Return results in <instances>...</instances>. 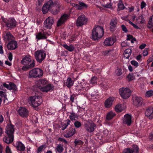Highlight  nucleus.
Returning a JSON list of instances; mask_svg holds the SVG:
<instances>
[{
  "label": "nucleus",
  "instance_id": "obj_63",
  "mask_svg": "<svg viewBox=\"0 0 153 153\" xmlns=\"http://www.w3.org/2000/svg\"><path fill=\"white\" fill-rule=\"evenodd\" d=\"M111 51V50H109V51H107V50H106L105 51H104L103 52V54L104 55H105V56H106V55H107L108 54V53L110 52Z\"/></svg>",
  "mask_w": 153,
  "mask_h": 153
},
{
  "label": "nucleus",
  "instance_id": "obj_37",
  "mask_svg": "<svg viewBox=\"0 0 153 153\" xmlns=\"http://www.w3.org/2000/svg\"><path fill=\"white\" fill-rule=\"evenodd\" d=\"M115 111L117 112H121L123 109V108L122 105L118 104L114 108Z\"/></svg>",
  "mask_w": 153,
  "mask_h": 153
},
{
  "label": "nucleus",
  "instance_id": "obj_4",
  "mask_svg": "<svg viewBox=\"0 0 153 153\" xmlns=\"http://www.w3.org/2000/svg\"><path fill=\"white\" fill-rule=\"evenodd\" d=\"M34 56L36 61L39 63H41L45 58L46 54L44 51L40 50L35 52Z\"/></svg>",
  "mask_w": 153,
  "mask_h": 153
},
{
  "label": "nucleus",
  "instance_id": "obj_19",
  "mask_svg": "<svg viewBox=\"0 0 153 153\" xmlns=\"http://www.w3.org/2000/svg\"><path fill=\"white\" fill-rule=\"evenodd\" d=\"M115 41V40L114 38L109 37L105 39L104 44L106 46H111L113 45Z\"/></svg>",
  "mask_w": 153,
  "mask_h": 153
},
{
  "label": "nucleus",
  "instance_id": "obj_38",
  "mask_svg": "<svg viewBox=\"0 0 153 153\" xmlns=\"http://www.w3.org/2000/svg\"><path fill=\"white\" fill-rule=\"evenodd\" d=\"M115 114L112 111H110L108 112L107 115L106 119L107 120H109L111 119Z\"/></svg>",
  "mask_w": 153,
  "mask_h": 153
},
{
  "label": "nucleus",
  "instance_id": "obj_31",
  "mask_svg": "<svg viewBox=\"0 0 153 153\" xmlns=\"http://www.w3.org/2000/svg\"><path fill=\"white\" fill-rule=\"evenodd\" d=\"M59 7L58 5L56 6L54 8H53L52 10H50V12L53 15H56L59 12Z\"/></svg>",
  "mask_w": 153,
  "mask_h": 153
},
{
  "label": "nucleus",
  "instance_id": "obj_41",
  "mask_svg": "<svg viewBox=\"0 0 153 153\" xmlns=\"http://www.w3.org/2000/svg\"><path fill=\"white\" fill-rule=\"evenodd\" d=\"M9 90H13L14 91H16L17 89V88L16 85L13 82H10V83Z\"/></svg>",
  "mask_w": 153,
  "mask_h": 153
},
{
  "label": "nucleus",
  "instance_id": "obj_36",
  "mask_svg": "<svg viewBox=\"0 0 153 153\" xmlns=\"http://www.w3.org/2000/svg\"><path fill=\"white\" fill-rule=\"evenodd\" d=\"M63 145L59 144L57 145L56 149L57 152L59 153H61L64 150Z\"/></svg>",
  "mask_w": 153,
  "mask_h": 153
},
{
  "label": "nucleus",
  "instance_id": "obj_49",
  "mask_svg": "<svg viewBox=\"0 0 153 153\" xmlns=\"http://www.w3.org/2000/svg\"><path fill=\"white\" fill-rule=\"evenodd\" d=\"M71 4L74 7H75L76 9L81 10L82 9L81 6L79 4H76L74 3H71Z\"/></svg>",
  "mask_w": 153,
  "mask_h": 153
},
{
  "label": "nucleus",
  "instance_id": "obj_28",
  "mask_svg": "<svg viewBox=\"0 0 153 153\" xmlns=\"http://www.w3.org/2000/svg\"><path fill=\"white\" fill-rule=\"evenodd\" d=\"M35 66V62L34 60L33 59L32 63L29 65H25V66H23L22 68V69L25 71H26L28 70L29 69L32 68L34 67Z\"/></svg>",
  "mask_w": 153,
  "mask_h": 153
},
{
  "label": "nucleus",
  "instance_id": "obj_33",
  "mask_svg": "<svg viewBox=\"0 0 153 153\" xmlns=\"http://www.w3.org/2000/svg\"><path fill=\"white\" fill-rule=\"evenodd\" d=\"M78 116L74 112L70 113L69 118L71 121L76 120L78 118Z\"/></svg>",
  "mask_w": 153,
  "mask_h": 153
},
{
  "label": "nucleus",
  "instance_id": "obj_7",
  "mask_svg": "<svg viewBox=\"0 0 153 153\" xmlns=\"http://www.w3.org/2000/svg\"><path fill=\"white\" fill-rule=\"evenodd\" d=\"M57 5L56 3H53L51 0H49L47 3L45 4L42 8V11L44 14H46L49 10H52L51 8L54 7Z\"/></svg>",
  "mask_w": 153,
  "mask_h": 153
},
{
  "label": "nucleus",
  "instance_id": "obj_26",
  "mask_svg": "<svg viewBox=\"0 0 153 153\" xmlns=\"http://www.w3.org/2000/svg\"><path fill=\"white\" fill-rule=\"evenodd\" d=\"M41 90L43 92H47L51 90H52L54 88V87L51 84H48V85L40 88Z\"/></svg>",
  "mask_w": 153,
  "mask_h": 153
},
{
  "label": "nucleus",
  "instance_id": "obj_64",
  "mask_svg": "<svg viewBox=\"0 0 153 153\" xmlns=\"http://www.w3.org/2000/svg\"><path fill=\"white\" fill-rule=\"evenodd\" d=\"M75 97V96L74 95H72L71 96L70 100L72 102H74V97Z\"/></svg>",
  "mask_w": 153,
  "mask_h": 153
},
{
  "label": "nucleus",
  "instance_id": "obj_57",
  "mask_svg": "<svg viewBox=\"0 0 153 153\" xmlns=\"http://www.w3.org/2000/svg\"><path fill=\"white\" fill-rule=\"evenodd\" d=\"M79 4L80 5V6H81V8H82V9L84 7H87V6L86 4L82 2H79Z\"/></svg>",
  "mask_w": 153,
  "mask_h": 153
},
{
  "label": "nucleus",
  "instance_id": "obj_47",
  "mask_svg": "<svg viewBox=\"0 0 153 153\" xmlns=\"http://www.w3.org/2000/svg\"><path fill=\"white\" fill-rule=\"evenodd\" d=\"M90 95L91 96V97L92 99H94L96 98L97 95V92L95 91H92L90 92Z\"/></svg>",
  "mask_w": 153,
  "mask_h": 153
},
{
  "label": "nucleus",
  "instance_id": "obj_45",
  "mask_svg": "<svg viewBox=\"0 0 153 153\" xmlns=\"http://www.w3.org/2000/svg\"><path fill=\"white\" fill-rule=\"evenodd\" d=\"M128 79V80L129 82L133 80L134 79V77L133 74H129L127 77Z\"/></svg>",
  "mask_w": 153,
  "mask_h": 153
},
{
  "label": "nucleus",
  "instance_id": "obj_50",
  "mask_svg": "<svg viewBox=\"0 0 153 153\" xmlns=\"http://www.w3.org/2000/svg\"><path fill=\"white\" fill-rule=\"evenodd\" d=\"M74 124L76 128L80 127L82 125L81 123L78 121L75 122Z\"/></svg>",
  "mask_w": 153,
  "mask_h": 153
},
{
  "label": "nucleus",
  "instance_id": "obj_56",
  "mask_svg": "<svg viewBox=\"0 0 153 153\" xmlns=\"http://www.w3.org/2000/svg\"><path fill=\"white\" fill-rule=\"evenodd\" d=\"M80 86H75V89L76 92L80 93L79 91L81 89H80Z\"/></svg>",
  "mask_w": 153,
  "mask_h": 153
},
{
  "label": "nucleus",
  "instance_id": "obj_12",
  "mask_svg": "<svg viewBox=\"0 0 153 153\" xmlns=\"http://www.w3.org/2000/svg\"><path fill=\"white\" fill-rule=\"evenodd\" d=\"M132 147V149L127 148L124 149L123 153H138L139 148L138 146L136 145H133Z\"/></svg>",
  "mask_w": 153,
  "mask_h": 153
},
{
  "label": "nucleus",
  "instance_id": "obj_15",
  "mask_svg": "<svg viewBox=\"0 0 153 153\" xmlns=\"http://www.w3.org/2000/svg\"><path fill=\"white\" fill-rule=\"evenodd\" d=\"M131 115L128 114L125 115L123 119V123L129 126L131 125Z\"/></svg>",
  "mask_w": 153,
  "mask_h": 153
},
{
  "label": "nucleus",
  "instance_id": "obj_10",
  "mask_svg": "<svg viewBox=\"0 0 153 153\" xmlns=\"http://www.w3.org/2000/svg\"><path fill=\"white\" fill-rule=\"evenodd\" d=\"M54 19L49 16L47 18L44 22V27L46 28L50 29L54 23Z\"/></svg>",
  "mask_w": 153,
  "mask_h": 153
},
{
  "label": "nucleus",
  "instance_id": "obj_22",
  "mask_svg": "<svg viewBox=\"0 0 153 153\" xmlns=\"http://www.w3.org/2000/svg\"><path fill=\"white\" fill-rule=\"evenodd\" d=\"M14 39V37L10 32L6 33L4 36V40L6 42H10Z\"/></svg>",
  "mask_w": 153,
  "mask_h": 153
},
{
  "label": "nucleus",
  "instance_id": "obj_54",
  "mask_svg": "<svg viewBox=\"0 0 153 153\" xmlns=\"http://www.w3.org/2000/svg\"><path fill=\"white\" fill-rule=\"evenodd\" d=\"M117 75L118 76H120L122 73V70L120 69H118L116 71Z\"/></svg>",
  "mask_w": 153,
  "mask_h": 153
},
{
  "label": "nucleus",
  "instance_id": "obj_29",
  "mask_svg": "<svg viewBox=\"0 0 153 153\" xmlns=\"http://www.w3.org/2000/svg\"><path fill=\"white\" fill-rule=\"evenodd\" d=\"M74 81L71 78H68L66 82L65 85L68 88H70L74 84Z\"/></svg>",
  "mask_w": 153,
  "mask_h": 153
},
{
  "label": "nucleus",
  "instance_id": "obj_35",
  "mask_svg": "<svg viewBox=\"0 0 153 153\" xmlns=\"http://www.w3.org/2000/svg\"><path fill=\"white\" fill-rule=\"evenodd\" d=\"M62 46L67 50L70 52L73 51L74 49V47L72 45H70L69 46L66 44H63Z\"/></svg>",
  "mask_w": 153,
  "mask_h": 153
},
{
  "label": "nucleus",
  "instance_id": "obj_60",
  "mask_svg": "<svg viewBox=\"0 0 153 153\" xmlns=\"http://www.w3.org/2000/svg\"><path fill=\"white\" fill-rule=\"evenodd\" d=\"M146 4L144 1H143L141 3V9H143L144 7H145L146 6Z\"/></svg>",
  "mask_w": 153,
  "mask_h": 153
},
{
  "label": "nucleus",
  "instance_id": "obj_20",
  "mask_svg": "<svg viewBox=\"0 0 153 153\" xmlns=\"http://www.w3.org/2000/svg\"><path fill=\"white\" fill-rule=\"evenodd\" d=\"M145 114L149 119L153 118V108L150 107L147 108L145 111Z\"/></svg>",
  "mask_w": 153,
  "mask_h": 153
},
{
  "label": "nucleus",
  "instance_id": "obj_55",
  "mask_svg": "<svg viewBox=\"0 0 153 153\" xmlns=\"http://www.w3.org/2000/svg\"><path fill=\"white\" fill-rule=\"evenodd\" d=\"M121 27L122 28V30L123 31L126 33H127L128 32V30L125 25H123L121 26Z\"/></svg>",
  "mask_w": 153,
  "mask_h": 153
},
{
  "label": "nucleus",
  "instance_id": "obj_44",
  "mask_svg": "<svg viewBox=\"0 0 153 153\" xmlns=\"http://www.w3.org/2000/svg\"><path fill=\"white\" fill-rule=\"evenodd\" d=\"M118 8L119 10H123L125 8L124 4L122 3V2L120 1L118 4Z\"/></svg>",
  "mask_w": 153,
  "mask_h": 153
},
{
  "label": "nucleus",
  "instance_id": "obj_2",
  "mask_svg": "<svg viewBox=\"0 0 153 153\" xmlns=\"http://www.w3.org/2000/svg\"><path fill=\"white\" fill-rule=\"evenodd\" d=\"M28 100L30 104L34 107L39 106L42 102L41 97L39 96H31Z\"/></svg>",
  "mask_w": 153,
  "mask_h": 153
},
{
  "label": "nucleus",
  "instance_id": "obj_43",
  "mask_svg": "<svg viewBox=\"0 0 153 153\" xmlns=\"http://www.w3.org/2000/svg\"><path fill=\"white\" fill-rule=\"evenodd\" d=\"M153 96V91L150 90L147 91L146 94V97H150Z\"/></svg>",
  "mask_w": 153,
  "mask_h": 153
},
{
  "label": "nucleus",
  "instance_id": "obj_52",
  "mask_svg": "<svg viewBox=\"0 0 153 153\" xmlns=\"http://www.w3.org/2000/svg\"><path fill=\"white\" fill-rule=\"evenodd\" d=\"M131 63L132 65H134L136 67H137L139 65L137 61L134 60L131 61Z\"/></svg>",
  "mask_w": 153,
  "mask_h": 153
},
{
  "label": "nucleus",
  "instance_id": "obj_62",
  "mask_svg": "<svg viewBox=\"0 0 153 153\" xmlns=\"http://www.w3.org/2000/svg\"><path fill=\"white\" fill-rule=\"evenodd\" d=\"M76 36L75 35H74L71 36V38L70 39V41H73L76 40Z\"/></svg>",
  "mask_w": 153,
  "mask_h": 153
},
{
  "label": "nucleus",
  "instance_id": "obj_23",
  "mask_svg": "<svg viewBox=\"0 0 153 153\" xmlns=\"http://www.w3.org/2000/svg\"><path fill=\"white\" fill-rule=\"evenodd\" d=\"M75 128L71 127L69 128V131L68 133L64 135V136L66 138H68L72 136L75 133Z\"/></svg>",
  "mask_w": 153,
  "mask_h": 153
},
{
  "label": "nucleus",
  "instance_id": "obj_18",
  "mask_svg": "<svg viewBox=\"0 0 153 153\" xmlns=\"http://www.w3.org/2000/svg\"><path fill=\"white\" fill-rule=\"evenodd\" d=\"M7 47L8 50L15 49L17 48V42L14 40H11L8 43Z\"/></svg>",
  "mask_w": 153,
  "mask_h": 153
},
{
  "label": "nucleus",
  "instance_id": "obj_39",
  "mask_svg": "<svg viewBox=\"0 0 153 153\" xmlns=\"http://www.w3.org/2000/svg\"><path fill=\"white\" fill-rule=\"evenodd\" d=\"M137 20L140 21V24H143L145 23L146 21L144 19V17L143 15H141L138 16L137 19Z\"/></svg>",
  "mask_w": 153,
  "mask_h": 153
},
{
  "label": "nucleus",
  "instance_id": "obj_1",
  "mask_svg": "<svg viewBox=\"0 0 153 153\" xmlns=\"http://www.w3.org/2000/svg\"><path fill=\"white\" fill-rule=\"evenodd\" d=\"M104 30L102 27L99 25L93 28L91 32V39L94 41L97 40L103 36Z\"/></svg>",
  "mask_w": 153,
  "mask_h": 153
},
{
  "label": "nucleus",
  "instance_id": "obj_14",
  "mask_svg": "<svg viewBox=\"0 0 153 153\" xmlns=\"http://www.w3.org/2000/svg\"><path fill=\"white\" fill-rule=\"evenodd\" d=\"M32 61L33 60H32L31 56H27L22 59L21 61V63L24 65H29L31 63L30 62L32 63Z\"/></svg>",
  "mask_w": 153,
  "mask_h": 153
},
{
  "label": "nucleus",
  "instance_id": "obj_8",
  "mask_svg": "<svg viewBox=\"0 0 153 153\" xmlns=\"http://www.w3.org/2000/svg\"><path fill=\"white\" fill-rule=\"evenodd\" d=\"M133 104L137 107H141L144 105L142 98L137 96H134L132 97Z\"/></svg>",
  "mask_w": 153,
  "mask_h": 153
},
{
  "label": "nucleus",
  "instance_id": "obj_25",
  "mask_svg": "<svg viewBox=\"0 0 153 153\" xmlns=\"http://www.w3.org/2000/svg\"><path fill=\"white\" fill-rule=\"evenodd\" d=\"M113 100V99L111 97L108 98L105 102V107L106 108L110 107L112 105Z\"/></svg>",
  "mask_w": 153,
  "mask_h": 153
},
{
  "label": "nucleus",
  "instance_id": "obj_30",
  "mask_svg": "<svg viewBox=\"0 0 153 153\" xmlns=\"http://www.w3.org/2000/svg\"><path fill=\"white\" fill-rule=\"evenodd\" d=\"M36 38L38 40H39L42 39H47V37L46 36V34L39 32L36 35Z\"/></svg>",
  "mask_w": 153,
  "mask_h": 153
},
{
  "label": "nucleus",
  "instance_id": "obj_61",
  "mask_svg": "<svg viewBox=\"0 0 153 153\" xmlns=\"http://www.w3.org/2000/svg\"><path fill=\"white\" fill-rule=\"evenodd\" d=\"M146 46V45L145 44L143 43L139 46V48L141 49H143L145 48Z\"/></svg>",
  "mask_w": 153,
  "mask_h": 153
},
{
  "label": "nucleus",
  "instance_id": "obj_13",
  "mask_svg": "<svg viewBox=\"0 0 153 153\" xmlns=\"http://www.w3.org/2000/svg\"><path fill=\"white\" fill-rule=\"evenodd\" d=\"M68 18L69 16L68 14H64L62 16L57 22V26H60L64 24L68 19Z\"/></svg>",
  "mask_w": 153,
  "mask_h": 153
},
{
  "label": "nucleus",
  "instance_id": "obj_17",
  "mask_svg": "<svg viewBox=\"0 0 153 153\" xmlns=\"http://www.w3.org/2000/svg\"><path fill=\"white\" fill-rule=\"evenodd\" d=\"M18 113L19 115L23 117H27L28 115V110L25 108L21 107L18 111Z\"/></svg>",
  "mask_w": 153,
  "mask_h": 153
},
{
  "label": "nucleus",
  "instance_id": "obj_59",
  "mask_svg": "<svg viewBox=\"0 0 153 153\" xmlns=\"http://www.w3.org/2000/svg\"><path fill=\"white\" fill-rule=\"evenodd\" d=\"M6 153H12L10 148L8 146H7L6 148Z\"/></svg>",
  "mask_w": 153,
  "mask_h": 153
},
{
  "label": "nucleus",
  "instance_id": "obj_11",
  "mask_svg": "<svg viewBox=\"0 0 153 153\" xmlns=\"http://www.w3.org/2000/svg\"><path fill=\"white\" fill-rule=\"evenodd\" d=\"M85 126L86 131L89 132L94 131L96 127L95 124L93 123L88 122L85 124Z\"/></svg>",
  "mask_w": 153,
  "mask_h": 153
},
{
  "label": "nucleus",
  "instance_id": "obj_9",
  "mask_svg": "<svg viewBox=\"0 0 153 153\" xmlns=\"http://www.w3.org/2000/svg\"><path fill=\"white\" fill-rule=\"evenodd\" d=\"M88 19L84 15H81L77 19L76 21V25L78 26H81L86 25Z\"/></svg>",
  "mask_w": 153,
  "mask_h": 153
},
{
  "label": "nucleus",
  "instance_id": "obj_53",
  "mask_svg": "<svg viewBox=\"0 0 153 153\" xmlns=\"http://www.w3.org/2000/svg\"><path fill=\"white\" fill-rule=\"evenodd\" d=\"M103 7L105 8H110L112 7V5L111 3H107L105 5H103Z\"/></svg>",
  "mask_w": 153,
  "mask_h": 153
},
{
  "label": "nucleus",
  "instance_id": "obj_42",
  "mask_svg": "<svg viewBox=\"0 0 153 153\" xmlns=\"http://www.w3.org/2000/svg\"><path fill=\"white\" fill-rule=\"evenodd\" d=\"M75 146H76L77 145H82L83 144V142L81 140H77L76 139L74 142Z\"/></svg>",
  "mask_w": 153,
  "mask_h": 153
},
{
  "label": "nucleus",
  "instance_id": "obj_40",
  "mask_svg": "<svg viewBox=\"0 0 153 153\" xmlns=\"http://www.w3.org/2000/svg\"><path fill=\"white\" fill-rule=\"evenodd\" d=\"M39 83L40 88L42 87L47 84V81L45 79H43L39 80Z\"/></svg>",
  "mask_w": 153,
  "mask_h": 153
},
{
  "label": "nucleus",
  "instance_id": "obj_3",
  "mask_svg": "<svg viewBox=\"0 0 153 153\" xmlns=\"http://www.w3.org/2000/svg\"><path fill=\"white\" fill-rule=\"evenodd\" d=\"M43 71L39 68H34L30 70L29 73L30 77L35 78L41 77L43 76Z\"/></svg>",
  "mask_w": 153,
  "mask_h": 153
},
{
  "label": "nucleus",
  "instance_id": "obj_24",
  "mask_svg": "<svg viewBox=\"0 0 153 153\" xmlns=\"http://www.w3.org/2000/svg\"><path fill=\"white\" fill-rule=\"evenodd\" d=\"M117 19L116 18H113L110 22V29L111 31H113L114 29L116 27L117 24Z\"/></svg>",
  "mask_w": 153,
  "mask_h": 153
},
{
  "label": "nucleus",
  "instance_id": "obj_32",
  "mask_svg": "<svg viewBox=\"0 0 153 153\" xmlns=\"http://www.w3.org/2000/svg\"><path fill=\"white\" fill-rule=\"evenodd\" d=\"M131 50L130 49H127L125 50L124 53V57L128 59L131 54Z\"/></svg>",
  "mask_w": 153,
  "mask_h": 153
},
{
  "label": "nucleus",
  "instance_id": "obj_6",
  "mask_svg": "<svg viewBox=\"0 0 153 153\" xmlns=\"http://www.w3.org/2000/svg\"><path fill=\"white\" fill-rule=\"evenodd\" d=\"M119 94L121 97L124 99L128 98L131 95V91L127 88L123 87L119 90Z\"/></svg>",
  "mask_w": 153,
  "mask_h": 153
},
{
  "label": "nucleus",
  "instance_id": "obj_58",
  "mask_svg": "<svg viewBox=\"0 0 153 153\" xmlns=\"http://www.w3.org/2000/svg\"><path fill=\"white\" fill-rule=\"evenodd\" d=\"M148 49L146 48L143 51V55L144 56H146L148 54Z\"/></svg>",
  "mask_w": 153,
  "mask_h": 153
},
{
  "label": "nucleus",
  "instance_id": "obj_27",
  "mask_svg": "<svg viewBox=\"0 0 153 153\" xmlns=\"http://www.w3.org/2000/svg\"><path fill=\"white\" fill-rule=\"evenodd\" d=\"M16 146L18 150L22 152L24 151L25 149L24 145L20 141L18 142L17 143H16Z\"/></svg>",
  "mask_w": 153,
  "mask_h": 153
},
{
  "label": "nucleus",
  "instance_id": "obj_51",
  "mask_svg": "<svg viewBox=\"0 0 153 153\" xmlns=\"http://www.w3.org/2000/svg\"><path fill=\"white\" fill-rule=\"evenodd\" d=\"M58 140L63 143H64L65 144H67L68 143V142L65 139L62 138H59L58 139Z\"/></svg>",
  "mask_w": 153,
  "mask_h": 153
},
{
  "label": "nucleus",
  "instance_id": "obj_5",
  "mask_svg": "<svg viewBox=\"0 0 153 153\" xmlns=\"http://www.w3.org/2000/svg\"><path fill=\"white\" fill-rule=\"evenodd\" d=\"M2 20L9 29L11 30L13 29L16 26L17 22L13 19H5L2 18Z\"/></svg>",
  "mask_w": 153,
  "mask_h": 153
},
{
  "label": "nucleus",
  "instance_id": "obj_21",
  "mask_svg": "<svg viewBox=\"0 0 153 153\" xmlns=\"http://www.w3.org/2000/svg\"><path fill=\"white\" fill-rule=\"evenodd\" d=\"M14 140V136L7 135L4 137L3 139V141L7 144H9L12 143Z\"/></svg>",
  "mask_w": 153,
  "mask_h": 153
},
{
  "label": "nucleus",
  "instance_id": "obj_48",
  "mask_svg": "<svg viewBox=\"0 0 153 153\" xmlns=\"http://www.w3.org/2000/svg\"><path fill=\"white\" fill-rule=\"evenodd\" d=\"M46 147L45 145L40 146L38 149L37 152L38 153L42 151Z\"/></svg>",
  "mask_w": 153,
  "mask_h": 153
},
{
  "label": "nucleus",
  "instance_id": "obj_46",
  "mask_svg": "<svg viewBox=\"0 0 153 153\" xmlns=\"http://www.w3.org/2000/svg\"><path fill=\"white\" fill-rule=\"evenodd\" d=\"M97 78L96 76H94V77H93L91 79V83L93 84L96 83L97 82Z\"/></svg>",
  "mask_w": 153,
  "mask_h": 153
},
{
  "label": "nucleus",
  "instance_id": "obj_34",
  "mask_svg": "<svg viewBox=\"0 0 153 153\" xmlns=\"http://www.w3.org/2000/svg\"><path fill=\"white\" fill-rule=\"evenodd\" d=\"M147 27L150 29H151L153 27V15L150 17Z\"/></svg>",
  "mask_w": 153,
  "mask_h": 153
},
{
  "label": "nucleus",
  "instance_id": "obj_16",
  "mask_svg": "<svg viewBox=\"0 0 153 153\" xmlns=\"http://www.w3.org/2000/svg\"><path fill=\"white\" fill-rule=\"evenodd\" d=\"M14 131V126L12 124H10L7 126L5 133L7 135L14 136L13 134Z\"/></svg>",
  "mask_w": 153,
  "mask_h": 153
}]
</instances>
